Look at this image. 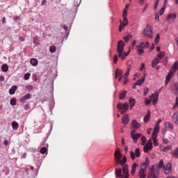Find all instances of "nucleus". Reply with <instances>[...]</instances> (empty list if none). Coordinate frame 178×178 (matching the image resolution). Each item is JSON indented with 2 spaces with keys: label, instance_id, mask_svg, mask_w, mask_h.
<instances>
[{
  "label": "nucleus",
  "instance_id": "f257e3e1",
  "mask_svg": "<svg viewBox=\"0 0 178 178\" xmlns=\"http://www.w3.org/2000/svg\"><path fill=\"white\" fill-rule=\"evenodd\" d=\"M126 44L123 40H120L118 42L117 45V52L118 54V57H120L122 60L126 59L127 56H129V54H130V49L128 51H124V47Z\"/></svg>",
  "mask_w": 178,
  "mask_h": 178
},
{
  "label": "nucleus",
  "instance_id": "f03ea898",
  "mask_svg": "<svg viewBox=\"0 0 178 178\" xmlns=\"http://www.w3.org/2000/svg\"><path fill=\"white\" fill-rule=\"evenodd\" d=\"M122 168H115V177L119 178H129V165H124L122 167Z\"/></svg>",
  "mask_w": 178,
  "mask_h": 178
},
{
  "label": "nucleus",
  "instance_id": "7ed1b4c3",
  "mask_svg": "<svg viewBox=\"0 0 178 178\" xmlns=\"http://www.w3.org/2000/svg\"><path fill=\"white\" fill-rule=\"evenodd\" d=\"M149 99L147 98L145 99V105H149L151 104V100H153V105H156L158 104V99L159 98V93L158 92H155V93L152 94L149 96Z\"/></svg>",
  "mask_w": 178,
  "mask_h": 178
},
{
  "label": "nucleus",
  "instance_id": "20e7f679",
  "mask_svg": "<svg viewBox=\"0 0 178 178\" xmlns=\"http://www.w3.org/2000/svg\"><path fill=\"white\" fill-rule=\"evenodd\" d=\"M138 54L139 55H143L144 54V49H147L149 48V42H146L145 44L144 42H141L136 47Z\"/></svg>",
  "mask_w": 178,
  "mask_h": 178
},
{
  "label": "nucleus",
  "instance_id": "39448f33",
  "mask_svg": "<svg viewBox=\"0 0 178 178\" xmlns=\"http://www.w3.org/2000/svg\"><path fill=\"white\" fill-rule=\"evenodd\" d=\"M144 35L146 37V38H149L150 40H152V38H154L152 27H151V26H149V24H147L144 29Z\"/></svg>",
  "mask_w": 178,
  "mask_h": 178
},
{
  "label": "nucleus",
  "instance_id": "423d86ee",
  "mask_svg": "<svg viewBox=\"0 0 178 178\" xmlns=\"http://www.w3.org/2000/svg\"><path fill=\"white\" fill-rule=\"evenodd\" d=\"M117 108L122 114L126 113L129 111V103L126 102L123 104L122 102H119Z\"/></svg>",
  "mask_w": 178,
  "mask_h": 178
},
{
  "label": "nucleus",
  "instance_id": "0eeeda50",
  "mask_svg": "<svg viewBox=\"0 0 178 178\" xmlns=\"http://www.w3.org/2000/svg\"><path fill=\"white\" fill-rule=\"evenodd\" d=\"M159 177V170L155 168L154 165H152L150 169V173L147 176V178H158Z\"/></svg>",
  "mask_w": 178,
  "mask_h": 178
},
{
  "label": "nucleus",
  "instance_id": "6e6552de",
  "mask_svg": "<svg viewBox=\"0 0 178 178\" xmlns=\"http://www.w3.org/2000/svg\"><path fill=\"white\" fill-rule=\"evenodd\" d=\"M148 149H152V140L151 139L147 140V143L143 147V151L145 154H147Z\"/></svg>",
  "mask_w": 178,
  "mask_h": 178
},
{
  "label": "nucleus",
  "instance_id": "1a4fd4ad",
  "mask_svg": "<svg viewBox=\"0 0 178 178\" xmlns=\"http://www.w3.org/2000/svg\"><path fill=\"white\" fill-rule=\"evenodd\" d=\"M130 155H131V159H136V158H138L141 155L140 153V149L136 148L135 150V153L132 151L130 152Z\"/></svg>",
  "mask_w": 178,
  "mask_h": 178
},
{
  "label": "nucleus",
  "instance_id": "9d476101",
  "mask_svg": "<svg viewBox=\"0 0 178 178\" xmlns=\"http://www.w3.org/2000/svg\"><path fill=\"white\" fill-rule=\"evenodd\" d=\"M163 170L165 172V175H169L170 172H172V163H168L166 165H164Z\"/></svg>",
  "mask_w": 178,
  "mask_h": 178
},
{
  "label": "nucleus",
  "instance_id": "9b49d317",
  "mask_svg": "<svg viewBox=\"0 0 178 178\" xmlns=\"http://www.w3.org/2000/svg\"><path fill=\"white\" fill-rule=\"evenodd\" d=\"M148 166H149V159H148V157H147L145 159V161L141 164L140 170H145V169H147L148 168Z\"/></svg>",
  "mask_w": 178,
  "mask_h": 178
},
{
  "label": "nucleus",
  "instance_id": "f8f14e48",
  "mask_svg": "<svg viewBox=\"0 0 178 178\" xmlns=\"http://www.w3.org/2000/svg\"><path fill=\"white\" fill-rule=\"evenodd\" d=\"M174 74H175V72H173V71L172 70L169 71L168 74L165 77V84H169V81H170V79H172V77H173Z\"/></svg>",
  "mask_w": 178,
  "mask_h": 178
},
{
  "label": "nucleus",
  "instance_id": "ddd939ff",
  "mask_svg": "<svg viewBox=\"0 0 178 178\" xmlns=\"http://www.w3.org/2000/svg\"><path fill=\"white\" fill-rule=\"evenodd\" d=\"M115 157L118 163H119V162H120V160L122 159V154H120V151L119 150V149H117V151L115 152Z\"/></svg>",
  "mask_w": 178,
  "mask_h": 178
},
{
  "label": "nucleus",
  "instance_id": "4468645a",
  "mask_svg": "<svg viewBox=\"0 0 178 178\" xmlns=\"http://www.w3.org/2000/svg\"><path fill=\"white\" fill-rule=\"evenodd\" d=\"M31 98V95H30V93H27L20 99V101L21 102H22V104H24V102H26L27 99H30Z\"/></svg>",
  "mask_w": 178,
  "mask_h": 178
},
{
  "label": "nucleus",
  "instance_id": "2eb2a0df",
  "mask_svg": "<svg viewBox=\"0 0 178 178\" xmlns=\"http://www.w3.org/2000/svg\"><path fill=\"white\" fill-rule=\"evenodd\" d=\"M131 126L134 129H140L141 127V124L138 123L137 120H133L131 122Z\"/></svg>",
  "mask_w": 178,
  "mask_h": 178
},
{
  "label": "nucleus",
  "instance_id": "dca6fc26",
  "mask_svg": "<svg viewBox=\"0 0 178 178\" xmlns=\"http://www.w3.org/2000/svg\"><path fill=\"white\" fill-rule=\"evenodd\" d=\"M120 23L121 26H122V29H124L127 24H129V19L127 17H124L123 18V22H122V19L120 20Z\"/></svg>",
  "mask_w": 178,
  "mask_h": 178
},
{
  "label": "nucleus",
  "instance_id": "f3484780",
  "mask_svg": "<svg viewBox=\"0 0 178 178\" xmlns=\"http://www.w3.org/2000/svg\"><path fill=\"white\" fill-rule=\"evenodd\" d=\"M176 17H177V14H176V13H170V14L167 16L166 20H168V21H169V20H172V22H173V20H174L175 19H176Z\"/></svg>",
  "mask_w": 178,
  "mask_h": 178
},
{
  "label": "nucleus",
  "instance_id": "a211bd4d",
  "mask_svg": "<svg viewBox=\"0 0 178 178\" xmlns=\"http://www.w3.org/2000/svg\"><path fill=\"white\" fill-rule=\"evenodd\" d=\"M140 137H141V134L140 133H136L135 135H133L131 136V138L134 141V143H137V141L138 140V138H140Z\"/></svg>",
  "mask_w": 178,
  "mask_h": 178
},
{
  "label": "nucleus",
  "instance_id": "6ab92c4d",
  "mask_svg": "<svg viewBox=\"0 0 178 178\" xmlns=\"http://www.w3.org/2000/svg\"><path fill=\"white\" fill-rule=\"evenodd\" d=\"M129 121H130V118H129V115L127 114L124 115L122 119V122L123 124H127Z\"/></svg>",
  "mask_w": 178,
  "mask_h": 178
},
{
  "label": "nucleus",
  "instance_id": "aec40b11",
  "mask_svg": "<svg viewBox=\"0 0 178 178\" xmlns=\"http://www.w3.org/2000/svg\"><path fill=\"white\" fill-rule=\"evenodd\" d=\"M150 118H151V111L149 110V111H147V115L144 117L143 120H144V122H145V123H148V122H149V119H150Z\"/></svg>",
  "mask_w": 178,
  "mask_h": 178
},
{
  "label": "nucleus",
  "instance_id": "412c9836",
  "mask_svg": "<svg viewBox=\"0 0 178 178\" xmlns=\"http://www.w3.org/2000/svg\"><path fill=\"white\" fill-rule=\"evenodd\" d=\"M155 167V169H157L158 170H159V169L163 168V160H160L159 164H156L155 165H154Z\"/></svg>",
  "mask_w": 178,
  "mask_h": 178
},
{
  "label": "nucleus",
  "instance_id": "4be33fe9",
  "mask_svg": "<svg viewBox=\"0 0 178 178\" xmlns=\"http://www.w3.org/2000/svg\"><path fill=\"white\" fill-rule=\"evenodd\" d=\"M40 154H45V152H47V154L48 153V143H46L45 146L40 149Z\"/></svg>",
  "mask_w": 178,
  "mask_h": 178
},
{
  "label": "nucleus",
  "instance_id": "5701e85b",
  "mask_svg": "<svg viewBox=\"0 0 178 178\" xmlns=\"http://www.w3.org/2000/svg\"><path fill=\"white\" fill-rule=\"evenodd\" d=\"M120 76H123V71L119 68H117L115 70V79H118V77Z\"/></svg>",
  "mask_w": 178,
  "mask_h": 178
},
{
  "label": "nucleus",
  "instance_id": "b1692460",
  "mask_svg": "<svg viewBox=\"0 0 178 178\" xmlns=\"http://www.w3.org/2000/svg\"><path fill=\"white\" fill-rule=\"evenodd\" d=\"M61 27L67 32L65 35V40H67V37H69V27L66 25H61Z\"/></svg>",
  "mask_w": 178,
  "mask_h": 178
},
{
  "label": "nucleus",
  "instance_id": "393cba45",
  "mask_svg": "<svg viewBox=\"0 0 178 178\" xmlns=\"http://www.w3.org/2000/svg\"><path fill=\"white\" fill-rule=\"evenodd\" d=\"M16 90H17V86H13L10 88V89L9 90V94L10 95H13V94H15V92H16Z\"/></svg>",
  "mask_w": 178,
  "mask_h": 178
},
{
  "label": "nucleus",
  "instance_id": "a878e982",
  "mask_svg": "<svg viewBox=\"0 0 178 178\" xmlns=\"http://www.w3.org/2000/svg\"><path fill=\"white\" fill-rule=\"evenodd\" d=\"M1 70L4 73H7L8 71L9 70V67L8 66V64H3L1 65Z\"/></svg>",
  "mask_w": 178,
  "mask_h": 178
},
{
  "label": "nucleus",
  "instance_id": "bb28decb",
  "mask_svg": "<svg viewBox=\"0 0 178 178\" xmlns=\"http://www.w3.org/2000/svg\"><path fill=\"white\" fill-rule=\"evenodd\" d=\"M11 125H12L13 130H17L19 129V123H17V122H16V121H13L11 123Z\"/></svg>",
  "mask_w": 178,
  "mask_h": 178
},
{
  "label": "nucleus",
  "instance_id": "cd10ccee",
  "mask_svg": "<svg viewBox=\"0 0 178 178\" xmlns=\"http://www.w3.org/2000/svg\"><path fill=\"white\" fill-rule=\"evenodd\" d=\"M126 162H127V158H126V156H124L122 159H120V162H118V163H120V165H121V166H124V165H127V164H124L126 163Z\"/></svg>",
  "mask_w": 178,
  "mask_h": 178
},
{
  "label": "nucleus",
  "instance_id": "c85d7f7f",
  "mask_svg": "<svg viewBox=\"0 0 178 178\" xmlns=\"http://www.w3.org/2000/svg\"><path fill=\"white\" fill-rule=\"evenodd\" d=\"M129 105H130L131 109H133V106H134V105H136V99L130 97L129 98Z\"/></svg>",
  "mask_w": 178,
  "mask_h": 178
},
{
  "label": "nucleus",
  "instance_id": "c756f323",
  "mask_svg": "<svg viewBox=\"0 0 178 178\" xmlns=\"http://www.w3.org/2000/svg\"><path fill=\"white\" fill-rule=\"evenodd\" d=\"M172 120H175V123L178 124V112L175 113L172 116Z\"/></svg>",
  "mask_w": 178,
  "mask_h": 178
},
{
  "label": "nucleus",
  "instance_id": "7c9ffc66",
  "mask_svg": "<svg viewBox=\"0 0 178 178\" xmlns=\"http://www.w3.org/2000/svg\"><path fill=\"white\" fill-rule=\"evenodd\" d=\"M30 63L32 66H37V65H38V60L36 58H31Z\"/></svg>",
  "mask_w": 178,
  "mask_h": 178
},
{
  "label": "nucleus",
  "instance_id": "2f4dec72",
  "mask_svg": "<svg viewBox=\"0 0 178 178\" xmlns=\"http://www.w3.org/2000/svg\"><path fill=\"white\" fill-rule=\"evenodd\" d=\"M161 151H163V152H168L169 149H172V145H168L166 147H161Z\"/></svg>",
  "mask_w": 178,
  "mask_h": 178
},
{
  "label": "nucleus",
  "instance_id": "473e14b6",
  "mask_svg": "<svg viewBox=\"0 0 178 178\" xmlns=\"http://www.w3.org/2000/svg\"><path fill=\"white\" fill-rule=\"evenodd\" d=\"M127 94V90H124L123 92L120 94V99L123 100L126 97V95Z\"/></svg>",
  "mask_w": 178,
  "mask_h": 178
},
{
  "label": "nucleus",
  "instance_id": "72a5a7b5",
  "mask_svg": "<svg viewBox=\"0 0 178 178\" xmlns=\"http://www.w3.org/2000/svg\"><path fill=\"white\" fill-rule=\"evenodd\" d=\"M139 177L140 178H145L146 177L145 170H140V171H139Z\"/></svg>",
  "mask_w": 178,
  "mask_h": 178
},
{
  "label": "nucleus",
  "instance_id": "f704fd0d",
  "mask_svg": "<svg viewBox=\"0 0 178 178\" xmlns=\"http://www.w3.org/2000/svg\"><path fill=\"white\" fill-rule=\"evenodd\" d=\"M137 168V163H134L132 166H131V175H134V173H136V169Z\"/></svg>",
  "mask_w": 178,
  "mask_h": 178
},
{
  "label": "nucleus",
  "instance_id": "c9c22d12",
  "mask_svg": "<svg viewBox=\"0 0 178 178\" xmlns=\"http://www.w3.org/2000/svg\"><path fill=\"white\" fill-rule=\"evenodd\" d=\"M33 42L35 44V45H39L40 44V38H38V36L34 37L33 38Z\"/></svg>",
  "mask_w": 178,
  "mask_h": 178
},
{
  "label": "nucleus",
  "instance_id": "e433bc0d",
  "mask_svg": "<svg viewBox=\"0 0 178 178\" xmlns=\"http://www.w3.org/2000/svg\"><path fill=\"white\" fill-rule=\"evenodd\" d=\"M165 127H166V129H170L171 130H173V125L169 122H166L165 123Z\"/></svg>",
  "mask_w": 178,
  "mask_h": 178
},
{
  "label": "nucleus",
  "instance_id": "4c0bfd02",
  "mask_svg": "<svg viewBox=\"0 0 178 178\" xmlns=\"http://www.w3.org/2000/svg\"><path fill=\"white\" fill-rule=\"evenodd\" d=\"M10 104L12 106H15L17 105V102L16 101V98L10 99Z\"/></svg>",
  "mask_w": 178,
  "mask_h": 178
},
{
  "label": "nucleus",
  "instance_id": "58836bf2",
  "mask_svg": "<svg viewBox=\"0 0 178 178\" xmlns=\"http://www.w3.org/2000/svg\"><path fill=\"white\" fill-rule=\"evenodd\" d=\"M143 81H145V77L143 76L142 78H140V79H138L136 81V84H138V86H141V84H143Z\"/></svg>",
  "mask_w": 178,
  "mask_h": 178
},
{
  "label": "nucleus",
  "instance_id": "ea45409f",
  "mask_svg": "<svg viewBox=\"0 0 178 178\" xmlns=\"http://www.w3.org/2000/svg\"><path fill=\"white\" fill-rule=\"evenodd\" d=\"M178 61H176L172 66V72H176L177 70Z\"/></svg>",
  "mask_w": 178,
  "mask_h": 178
},
{
  "label": "nucleus",
  "instance_id": "a19ab883",
  "mask_svg": "<svg viewBox=\"0 0 178 178\" xmlns=\"http://www.w3.org/2000/svg\"><path fill=\"white\" fill-rule=\"evenodd\" d=\"M49 51L51 53V54H54V52H56V47L52 45L49 47Z\"/></svg>",
  "mask_w": 178,
  "mask_h": 178
},
{
  "label": "nucleus",
  "instance_id": "79ce46f5",
  "mask_svg": "<svg viewBox=\"0 0 178 178\" xmlns=\"http://www.w3.org/2000/svg\"><path fill=\"white\" fill-rule=\"evenodd\" d=\"M156 65H158V58H155L152 60V67H155V66H156Z\"/></svg>",
  "mask_w": 178,
  "mask_h": 178
},
{
  "label": "nucleus",
  "instance_id": "37998d69",
  "mask_svg": "<svg viewBox=\"0 0 178 178\" xmlns=\"http://www.w3.org/2000/svg\"><path fill=\"white\" fill-rule=\"evenodd\" d=\"M54 108H55V101H53V102L49 104V109H50L51 113H52V111Z\"/></svg>",
  "mask_w": 178,
  "mask_h": 178
},
{
  "label": "nucleus",
  "instance_id": "c03bdc74",
  "mask_svg": "<svg viewBox=\"0 0 178 178\" xmlns=\"http://www.w3.org/2000/svg\"><path fill=\"white\" fill-rule=\"evenodd\" d=\"M172 155H173V156H176V158L178 157V147L176 148L175 150L172 152Z\"/></svg>",
  "mask_w": 178,
  "mask_h": 178
},
{
  "label": "nucleus",
  "instance_id": "a18cd8bd",
  "mask_svg": "<svg viewBox=\"0 0 178 178\" xmlns=\"http://www.w3.org/2000/svg\"><path fill=\"white\" fill-rule=\"evenodd\" d=\"M153 133H159V126L158 124H155V127L153 129Z\"/></svg>",
  "mask_w": 178,
  "mask_h": 178
},
{
  "label": "nucleus",
  "instance_id": "49530a36",
  "mask_svg": "<svg viewBox=\"0 0 178 178\" xmlns=\"http://www.w3.org/2000/svg\"><path fill=\"white\" fill-rule=\"evenodd\" d=\"M141 141H142V145H145V144L147 143V138H145V136H142Z\"/></svg>",
  "mask_w": 178,
  "mask_h": 178
},
{
  "label": "nucleus",
  "instance_id": "de8ad7c7",
  "mask_svg": "<svg viewBox=\"0 0 178 178\" xmlns=\"http://www.w3.org/2000/svg\"><path fill=\"white\" fill-rule=\"evenodd\" d=\"M161 40V35H159V33H158L156 36V38L154 40V42L155 44H158V42H159V40Z\"/></svg>",
  "mask_w": 178,
  "mask_h": 178
},
{
  "label": "nucleus",
  "instance_id": "09e8293b",
  "mask_svg": "<svg viewBox=\"0 0 178 178\" xmlns=\"http://www.w3.org/2000/svg\"><path fill=\"white\" fill-rule=\"evenodd\" d=\"M174 90H175V95H178V83H175Z\"/></svg>",
  "mask_w": 178,
  "mask_h": 178
},
{
  "label": "nucleus",
  "instance_id": "8fccbe9b",
  "mask_svg": "<svg viewBox=\"0 0 178 178\" xmlns=\"http://www.w3.org/2000/svg\"><path fill=\"white\" fill-rule=\"evenodd\" d=\"M31 74H30V72H28V73H26L24 75V80H29V79H30V76Z\"/></svg>",
  "mask_w": 178,
  "mask_h": 178
},
{
  "label": "nucleus",
  "instance_id": "3c124183",
  "mask_svg": "<svg viewBox=\"0 0 178 178\" xmlns=\"http://www.w3.org/2000/svg\"><path fill=\"white\" fill-rule=\"evenodd\" d=\"M163 56H165V52H159L157 54V58H159L160 59H161L163 58Z\"/></svg>",
  "mask_w": 178,
  "mask_h": 178
},
{
  "label": "nucleus",
  "instance_id": "603ef678",
  "mask_svg": "<svg viewBox=\"0 0 178 178\" xmlns=\"http://www.w3.org/2000/svg\"><path fill=\"white\" fill-rule=\"evenodd\" d=\"M165 9H166V7L163 6L160 10H159V15L160 16H162L163 15V12H165Z\"/></svg>",
  "mask_w": 178,
  "mask_h": 178
},
{
  "label": "nucleus",
  "instance_id": "864d4df0",
  "mask_svg": "<svg viewBox=\"0 0 178 178\" xmlns=\"http://www.w3.org/2000/svg\"><path fill=\"white\" fill-rule=\"evenodd\" d=\"M177 106H178V96L176 98L175 104L173 106L172 109H176Z\"/></svg>",
  "mask_w": 178,
  "mask_h": 178
},
{
  "label": "nucleus",
  "instance_id": "5fc2aeb1",
  "mask_svg": "<svg viewBox=\"0 0 178 178\" xmlns=\"http://www.w3.org/2000/svg\"><path fill=\"white\" fill-rule=\"evenodd\" d=\"M26 88L29 90V91H31L34 88V86L33 85H27L26 86Z\"/></svg>",
  "mask_w": 178,
  "mask_h": 178
},
{
  "label": "nucleus",
  "instance_id": "6e6d98bb",
  "mask_svg": "<svg viewBox=\"0 0 178 178\" xmlns=\"http://www.w3.org/2000/svg\"><path fill=\"white\" fill-rule=\"evenodd\" d=\"M152 137L153 140H156V138L158 137V134L156 132H153Z\"/></svg>",
  "mask_w": 178,
  "mask_h": 178
},
{
  "label": "nucleus",
  "instance_id": "4d7b16f0",
  "mask_svg": "<svg viewBox=\"0 0 178 178\" xmlns=\"http://www.w3.org/2000/svg\"><path fill=\"white\" fill-rule=\"evenodd\" d=\"M118 54H115L114 56H113V62L115 64L118 63Z\"/></svg>",
  "mask_w": 178,
  "mask_h": 178
},
{
  "label": "nucleus",
  "instance_id": "13d9d810",
  "mask_svg": "<svg viewBox=\"0 0 178 178\" xmlns=\"http://www.w3.org/2000/svg\"><path fill=\"white\" fill-rule=\"evenodd\" d=\"M149 91V89L148 88H145L143 90V95H147L148 94V92Z\"/></svg>",
  "mask_w": 178,
  "mask_h": 178
},
{
  "label": "nucleus",
  "instance_id": "bf43d9fd",
  "mask_svg": "<svg viewBox=\"0 0 178 178\" xmlns=\"http://www.w3.org/2000/svg\"><path fill=\"white\" fill-rule=\"evenodd\" d=\"M122 17H123V18L127 17V10L124 9V10H123Z\"/></svg>",
  "mask_w": 178,
  "mask_h": 178
},
{
  "label": "nucleus",
  "instance_id": "052dcab7",
  "mask_svg": "<svg viewBox=\"0 0 178 178\" xmlns=\"http://www.w3.org/2000/svg\"><path fill=\"white\" fill-rule=\"evenodd\" d=\"M155 20H156L157 22H159V13H155Z\"/></svg>",
  "mask_w": 178,
  "mask_h": 178
},
{
  "label": "nucleus",
  "instance_id": "680f3d73",
  "mask_svg": "<svg viewBox=\"0 0 178 178\" xmlns=\"http://www.w3.org/2000/svg\"><path fill=\"white\" fill-rule=\"evenodd\" d=\"M153 143H154V147H157V145H159L158 139H153Z\"/></svg>",
  "mask_w": 178,
  "mask_h": 178
},
{
  "label": "nucleus",
  "instance_id": "e2e57ef3",
  "mask_svg": "<svg viewBox=\"0 0 178 178\" xmlns=\"http://www.w3.org/2000/svg\"><path fill=\"white\" fill-rule=\"evenodd\" d=\"M158 5H159V0H156V1L155 2V4L154 6V9H156V8H158Z\"/></svg>",
  "mask_w": 178,
  "mask_h": 178
},
{
  "label": "nucleus",
  "instance_id": "0e129e2a",
  "mask_svg": "<svg viewBox=\"0 0 178 178\" xmlns=\"http://www.w3.org/2000/svg\"><path fill=\"white\" fill-rule=\"evenodd\" d=\"M129 74H130V71H127L124 75V79H127L129 77Z\"/></svg>",
  "mask_w": 178,
  "mask_h": 178
},
{
  "label": "nucleus",
  "instance_id": "69168bd1",
  "mask_svg": "<svg viewBox=\"0 0 178 178\" xmlns=\"http://www.w3.org/2000/svg\"><path fill=\"white\" fill-rule=\"evenodd\" d=\"M40 168H41V163L37 165L36 175H38V171L40 170Z\"/></svg>",
  "mask_w": 178,
  "mask_h": 178
},
{
  "label": "nucleus",
  "instance_id": "338daca9",
  "mask_svg": "<svg viewBox=\"0 0 178 178\" xmlns=\"http://www.w3.org/2000/svg\"><path fill=\"white\" fill-rule=\"evenodd\" d=\"M129 36L128 35H126V36L124 37V42H129Z\"/></svg>",
  "mask_w": 178,
  "mask_h": 178
},
{
  "label": "nucleus",
  "instance_id": "774afa93",
  "mask_svg": "<svg viewBox=\"0 0 178 178\" xmlns=\"http://www.w3.org/2000/svg\"><path fill=\"white\" fill-rule=\"evenodd\" d=\"M154 48H155V44L153 43V44H152V46L150 47L149 51L152 52V51H154Z\"/></svg>",
  "mask_w": 178,
  "mask_h": 178
}]
</instances>
